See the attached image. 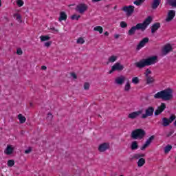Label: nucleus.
Masks as SVG:
<instances>
[{
  "label": "nucleus",
  "mask_w": 176,
  "mask_h": 176,
  "mask_svg": "<svg viewBox=\"0 0 176 176\" xmlns=\"http://www.w3.org/2000/svg\"><path fill=\"white\" fill-rule=\"evenodd\" d=\"M151 23H152V17L148 16L145 21L142 23H138L135 26H133L127 32L129 36H133L135 34L137 30H141V31H145L146 27H148Z\"/></svg>",
  "instance_id": "f257e3e1"
},
{
  "label": "nucleus",
  "mask_w": 176,
  "mask_h": 176,
  "mask_svg": "<svg viewBox=\"0 0 176 176\" xmlns=\"http://www.w3.org/2000/svg\"><path fill=\"white\" fill-rule=\"evenodd\" d=\"M157 60V57L152 56L148 58L142 59L138 62L135 63V67L137 68H144L145 67H148L149 65H152V64H156V61Z\"/></svg>",
  "instance_id": "f03ea898"
},
{
  "label": "nucleus",
  "mask_w": 176,
  "mask_h": 176,
  "mask_svg": "<svg viewBox=\"0 0 176 176\" xmlns=\"http://www.w3.org/2000/svg\"><path fill=\"white\" fill-rule=\"evenodd\" d=\"M133 140H142L145 137V131L142 129H138L132 131L131 135Z\"/></svg>",
  "instance_id": "7ed1b4c3"
},
{
  "label": "nucleus",
  "mask_w": 176,
  "mask_h": 176,
  "mask_svg": "<svg viewBox=\"0 0 176 176\" xmlns=\"http://www.w3.org/2000/svg\"><path fill=\"white\" fill-rule=\"evenodd\" d=\"M163 100L168 101L173 98V90L168 89L162 91Z\"/></svg>",
  "instance_id": "20e7f679"
},
{
  "label": "nucleus",
  "mask_w": 176,
  "mask_h": 176,
  "mask_svg": "<svg viewBox=\"0 0 176 176\" xmlns=\"http://www.w3.org/2000/svg\"><path fill=\"white\" fill-rule=\"evenodd\" d=\"M175 116H170V118H162V126L164 127H167V126H170V123H173L174 120H175Z\"/></svg>",
  "instance_id": "39448f33"
},
{
  "label": "nucleus",
  "mask_w": 176,
  "mask_h": 176,
  "mask_svg": "<svg viewBox=\"0 0 176 176\" xmlns=\"http://www.w3.org/2000/svg\"><path fill=\"white\" fill-rule=\"evenodd\" d=\"M124 68V67L123 65L120 63H116L111 67L109 74H112L113 72H115V71H123Z\"/></svg>",
  "instance_id": "423d86ee"
},
{
  "label": "nucleus",
  "mask_w": 176,
  "mask_h": 176,
  "mask_svg": "<svg viewBox=\"0 0 176 176\" xmlns=\"http://www.w3.org/2000/svg\"><path fill=\"white\" fill-rule=\"evenodd\" d=\"M154 111L155 109H153V107H149L148 109H146V113L142 115V119H146L148 116H152Z\"/></svg>",
  "instance_id": "0eeeda50"
},
{
  "label": "nucleus",
  "mask_w": 176,
  "mask_h": 176,
  "mask_svg": "<svg viewBox=\"0 0 176 176\" xmlns=\"http://www.w3.org/2000/svg\"><path fill=\"white\" fill-rule=\"evenodd\" d=\"M87 5L81 3L76 6V10L78 12V13H80V14H83V13L87 10Z\"/></svg>",
  "instance_id": "6e6552de"
},
{
  "label": "nucleus",
  "mask_w": 176,
  "mask_h": 176,
  "mask_svg": "<svg viewBox=\"0 0 176 176\" xmlns=\"http://www.w3.org/2000/svg\"><path fill=\"white\" fill-rule=\"evenodd\" d=\"M149 42V38L148 37L144 38L137 45V50H141L142 47H145V45Z\"/></svg>",
  "instance_id": "1a4fd4ad"
},
{
  "label": "nucleus",
  "mask_w": 176,
  "mask_h": 176,
  "mask_svg": "<svg viewBox=\"0 0 176 176\" xmlns=\"http://www.w3.org/2000/svg\"><path fill=\"white\" fill-rule=\"evenodd\" d=\"M122 10L126 13L127 16H131V14L134 12V6H124L122 8Z\"/></svg>",
  "instance_id": "9d476101"
},
{
  "label": "nucleus",
  "mask_w": 176,
  "mask_h": 176,
  "mask_svg": "<svg viewBox=\"0 0 176 176\" xmlns=\"http://www.w3.org/2000/svg\"><path fill=\"white\" fill-rule=\"evenodd\" d=\"M142 114V110H139L137 111H133L128 115L129 119H137L140 115Z\"/></svg>",
  "instance_id": "9b49d317"
},
{
  "label": "nucleus",
  "mask_w": 176,
  "mask_h": 176,
  "mask_svg": "<svg viewBox=\"0 0 176 176\" xmlns=\"http://www.w3.org/2000/svg\"><path fill=\"white\" fill-rule=\"evenodd\" d=\"M155 136H151L145 142V144L140 148L141 151H145L148 148V145H151L152 141H153Z\"/></svg>",
  "instance_id": "f8f14e48"
},
{
  "label": "nucleus",
  "mask_w": 176,
  "mask_h": 176,
  "mask_svg": "<svg viewBox=\"0 0 176 176\" xmlns=\"http://www.w3.org/2000/svg\"><path fill=\"white\" fill-rule=\"evenodd\" d=\"M166 109V104L162 103L160 107H157V109L155 110L154 115L155 116H157V115H160L163 111Z\"/></svg>",
  "instance_id": "ddd939ff"
},
{
  "label": "nucleus",
  "mask_w": 176,
  "mask_h": 176,
  "mask_svg": "<svg viewBox=\"0 0 176 176\" xmlns=\"http://www.w3.org/2000/svg\"><path fill=\"white\" fill-rule=\"evenodd\" d=\"M173 51V46H171L170 44H166L163 50H162V53L164 56H166V54H168V53H170V52Z\"/></svg>",
  "instance_id": "4468645a"
},
{
  "label": "nucleus",
  "mask_w": 176,
  "mask_h": 176,
  "mask_svg": "<svg viewBox=\"0 0 176 176\" xmlns=\"http://www.w3.org/2000/svg\"><path fill=\"white\" fill-rule=\"evenodd\" d=\"M125 80H126V77L124 76H120L116 78L115 82L116 85H120V86H122V85L124 83Z\"/></svg>",
  "instance_id": "2eb2a0df"
},
{
  "label": "nucleus",
  "mask_w": 176,
  "mask_h": 176,
  "mask_svg": "<svg viewBox=\"0 0 176 176\" xmlns=\"http://www.w3.org/2000/svg\"><path fill=\"white\" fill-rule=\"evenodd\" d=\"M174 17H175V10H169L168 12V16L167 18L166 19V21H167L168 23L171 21V20H173V19H174Z\"/></svg>",
  "instance_id": "dca6fc26"
},
{
  "label": "nucleus",
  "mask_w": 176,
  "mask_h": 176,
  "mask_svg": "<svg viewBox=\"0 0 176 176\" xmlns=\"http://www.w3.org/2000/svg\"><path fill=\"white\" fill-rule=\"evenodd\" d=\"M107 149H109V143H102L98 147L99 152H105V151H107Z\"/></svg>",
  "instance_id": "f3484780"
},
{
  "label": "nucleus",
  "mask_w": 176,
  "mask_h": 176,
  "mask_svg": "<svg viewBox=\"0 0 176 176\" xmlns=\"http://www.w3.org/2000/svg\"><path fill=\"white\" fill-rule=\"evenodd\" d=\"M145 80L146 85H152L156 82V80H155V78L152 77V76L145 77Z\"/></svg>",
  "instance_id": "a211bd4d"
},
{
  "label": "nucleus",
  "mask_w": 176,
  "mask_h": 176,
  "mask_svg": "<svg viewBox=\"0 0 176 176\" xmlns=\"http://www.w3.org/2000/svg\"><path fill=\"white\" fill-rule=\"evenodd\" d=\"M13 147L10 145L7 146V148L4 151L6 155H12L13 153Z\"/></svg>",
  "instance_id": "6ab92c4d"
},
{
  "label": "nucleus",
  "mask_w": 176,
  "mask_h": 176,
  "mask_svg": "<svg viewBox=\"0 0 176 176\" xmlns=\"http://www.w3.org/2000/svg\"><path fill=\"white\" fill-rule=\"evenodd\" d=\"M160 28V23H157L154 25H153L152 28H151V32L152 34H155L156 31H157Z\"/></svg>",
  "instance_id": "aec40b11"
},
{
  "label": "nucleus",
  "mask_w": 176,
  "mask_h": 176,
  "mask_svg": "<svg viewBox=\"0 0 176 176\" xmlns=\"http://www.w3.org/2000/svg\"><path fill=\"white\" fill-rule=\"evenodd\" d=\"M65 20H67V14L64 12H60L58 21L61 23L63 21Z\"/></svg>",
  "instance_id": "412c9836"
},
{
  "label": "nucleus",
  "mask_w": 176,
  "mask_h": 176,
  "mask_svg": "<svg viewBox=\"0 0 176 176\" xmlns=\"http://www.w3.org/2000/svg\"><path fill=\"white\" fill-rule=\"evenodd\" d=\"M131 149L132 151H137V149H138V142H137V141L132 142L131 144Z\"/></svg>",
  "instance_id": "4be33fe9"
},
{
  "label": "nucleus",
  "mask_w": 176,
  "mask_h": 176,
  "mask_svg": "<svg viewBox=\"0 0 176 176\" xmlns=\"http://www.w3.org/2000/svg\"><path fill=\"white\" fill-rule=\"evenodd\" d=\"M18 119L19 120V123L23 124V123H25V120H27V118L23 116V114H19L18 115Z\"/></svg>",
  "instance_id": "5701e85b"
},
{
  "label": "nucleus",
  "mask_w": 176,
  "mask_h": 176,
  "mask_svg": "<svg viewBox=\"0 0 176 176\" xmlns=\"http://www.w3.org/2000/svg\"><path fill=\"white\" fill-rule=\"evenodd\" d=\"M154 98L155 99H162L163 100V91H161L160 92H157L154 95Z\"/></svg>",
  "instance_id": "b1692460"
},
{
  "label": "nucleus",
  "mask_w": 176,
  "mask_h": 176,
  "mask_svg": "<svg viewBox=\"0 0 176 176\" xmlns=\"http://www.w3.org/2000/svg\"><path fill=\"white\" fill-rule=\"evenodd\" d=\"M161 0H154L153 2L152 8L153 9H157V6L160 5Z\"/></svg>",
  "instance_id": "393cba45"
},
{
  "label": "nucleus",
  "mask_w": 176,
  "mask_h": 176,
  "mask_svg": "<svg viewBox=\"0 0 176 176\" xmlns=\"http://www.w3.org/2000/svg\"><path fill=\"white\" fill-rule=\"evenodd\" d=\"M166 3L170 5V6H173V8H175L176 0H166Z\"/></svg>",
  "instance_id": "a878e982"
},
{
  "label": "nucleus",
  "mask_w": 176,
  "mask_h": 176,
  "mask_svg": "<svg viewBox=\"0 0 176 176\" xmlns=\"http://www.w3.org/2000/svg\"><path fill=\"white\" fill-rule=\"evenodd\" d=\"M145 164V159L140 158L138 162V167H142Z\"/></svg>",
  "instance_id": "bb28decb"
},
{
  "label": "nucleus",
  "mask_w": 176,
  "mask_h": 176,
  "mask_svg": "<svg viewBox=\"0 0 176 176\" xmlns=\"http://www.w3.org/2000/svg\"><path fill=\"white\" fill-rule=\"evenodd\" d=\"M94 31H97L99 34H102L104 29L101 26H96L94 28Z\"/></svg>",
  "instance_id": "cd10ccee"
},
{
  "label": "nucleus",
  "mask_w": 176,
  "mask_h": 176,
  "mask_svg": "<svg viewBox=\"0 0 176 176\" xmlns=\"http://www.w3.org/2000/svg\"><path fill=\"white\" fill-rule=\"evenodd\" d=\"M40 39L41 42H45L46 41H50V36L46 35V36H41Z\"/></svg>",
  "instance_id": "c85d7f7f"
},
{
  "label": "nucleus",
  "mask_w": 176,
  "mask_h": 176,
  "mask_svg": "<svg viewBox=\"0 0 176 176\" xmlns=\"http://www.w3.org/2000/svg\"><path fill=\"white\" fill-rule=\"evenodd\" d=\"M130 89H131V85H130V82L128 81L126 82L124 90V91H130Z\"/></svg>",
  "instance_id": "c756f323"
},
{
  "label": "nucleus",
  "mask_w": 176,
  "mask_h": 176,
  "mask_svg": "<svg viewBox=\"0 0 176 176\" xmlns=\"http://www.w3.org/2000/svg\"><path fill=\"white\" fill-rule=\"evenodd\" d=\"M116 60H118V56L113 55L109 58L108 61L109 63H115Z\"/></svg>",
  "instance_id": "7c9ffc66"
},
{
  "label": "nucleus",
  "mask_w": 176,
  "mask_h": 176,
  "mask_svg": "<svg viewBox=\"0 0 176 176\" xmlns=\"http://www.w3.org/2000/svg\"><path fill=\"white\" fill-rule=\"evenodd\" d=\"M145 2V0H135L133 3L136 5V6H140V5H142Z\"/></svg>",
  "instance_id": "2f4dec72"
},
{
  "label": "nucleus",
  "mask_w": 176,
  "mask_h": 176,
  "mask_svg": "<svg viewBox=\"0 0 176 176\" xmlns=\"http://www.w3.org/2000/svg\"><path fill=\"white\" fill-rule=\"evenodd\" d=\"M171 149H173V146L168 144L165 148H164V153H168V152H170V151H171Z\"/></svg>",
  "instance_id": "473e14b6"
},
{
  "label": "nucleus",
  "mask_w": 176,
  "mask_h": 176,
  "mask_svg": "<svg viewBox=\"0 0 176 176\" xmlns=\"http://www.w3.org/2000/svg\"><path fill=\"white\" fill-rule=\"evenodd\" d=\"M14 17H16V20L17 21L18 23H21V15L20 14H14Z\"/></svg>",
  "instance_id": "72a5a7b5"
},
{
  "label": "nucleus",
  "mask_w": 176,
  "mask_h": 176,
  "mask_svg": "<svg viewBox=\"0 0 176 176\" xmlns=\"http://www.w3.org/2000/svg\"><path fill=\"white\" fill-rule=\"evenodd\" d=\"M132 83H133L134 85H138L140 83V78H138V77L133 78Z\"/></svg>",
  "instance_id": "f704fd0d"
},
{
  "label": "nucleus",
  "mask_w": 176,
  "mask_h": 176,
  "mask_svg": "<svg viewBox=\"0 0 176 176\" xmlns=\"http://www.w3.org/2000/svg\"><path fill=\"white\" fill-rule=\"evenodd\" d=\"M151 74H152V71H151V69H147L144 72L145 78H148V77L151 76Z\"/></svg>",
  "instance_id": "c9c22d12"
},
{
  "label": "nucleus",
  "mask_w": 176,
  "mask_h": 176,
  "mask_svg": "<svg viewBox=\"0 0 176 176\" xmlns=\"http://www.w3.org/2000/svg\"><path fill=\"white\" fill-rule=\"evenodd\" d=\"M76 43L78 44V45H83V43H85V39L82 37H80L77 39V41Z\"/></svg>",
  "instance_id": "e433bc0d"
},
{
  "label": "nucleus",
  "mask_w": 176,
  "mask_h": 176,
  "mask_svg": "<svg viewBox=\"0 0 176 176\" xmlns=\"http://www.w3.org/2000/svg\"><path fill=\"white\" fill-rule=\"evenodd\" d=\"M16 5L19 8H21L24 5V1L23 0H16Z\"/></svg>",
  "instance_id": "4c0bfd02"
},
{
  "label": "nucleus",
  "mask_w": 176,
  "mask_h": 176,
  "mask_svg": "<svg viewBox=\"0 0 176 176\" xmlns=\"http://www.w3.org/2000/svg\"><path fill=\"white\" fill-rule=\"evenodd\" d=\"M7 164L8 167H13V166H14V161L12 160H8Z\"/></svg>",
  "instance_id": "58836bf2"
},
{
  "label": "nucleus",
  "mask_w": 176,
  "mask_h": 176,
  "mask_svg": "<svg viewBox=\"0 0 176 176\" xmlns=\"http://www.w3.org/2000/svg\"><path fill=\"white\" fill-rule=\"evenodd\" d=\"M83 87H84V90H89V89H90V83L85 82Z\"/></svg>",
  "instance_id": "ea45409f"
},
{
  "label": "nucleus",
  "mask_w": 176,
  "mask_h": 176,
  "mask_svg": "<svg viewBox=\"0 0 176 176\" xmlns=\"http://www.w3.org/2000/svg\"><path fill=\"white\" fill-rule=\"evenodd\" d=\"M72 20H79L80 19V15L74 14L71 16Z\"/></svg>",
  "instance_id": "a19ab883"
},
{
  "label": "nucleus",
  "mask_w": 176,
  "mask_h": 176,
  "mask_svg": "<svg viewBox=\"0 0 176 176\" xmlns=\"http://www.w3.org/2000/svg\"><path fill=\"white\" fill-rule=\"evenodd\" d=\"M120 25L121 28H126V27H127V23L124 21H121Z\"/></svg>",
  "instance_id": "79ce46f5"
},
{
  "label": "nucleus",
  "mask_w": 176,
  "mask_h": 176,
  "mask_svg": "<svg viewBox=\"0 0 176 176\" xmlns=\"http://www.w3.org/2000/svg\"><path fill=\"white\" fill-rule=\"evenodd\" d=\"M145 157L144 154H135L134 155L135 159H140V157Z\"/></svg>",
  "instance_id": "37998d69"
},
{
  "label": "nucleus",
  "mask_w": 176,
  "mask_h": 176,
  "mask_svg": "<svg viewBox=\"0 0 176 176\" xmlns=\"http://www.w3.org/2000/svg\"><path fill=\"white\" fill-rule=\"evenodd\" d=\"M16 54H18L19 56H21V54H23V50H21V49L18 48L16 50Z\"/></svg>",
  "instance_id": "c03bdc74"
},
{
  "label": "nucleus",
  "mask_w": 176,
  "mask_h": 176,
  "mask_svg": "<svg viewBox=\"0 0 176 176\" xmlns=\"http://www.w3.org/2000/svg\"><path fill=\"white\" fill-rule=\"evenodd\" d=\"M47 120H52L53 119V115L52 113H49L47 116Z\"/></svg>",
  "instance_id": "a18cd8bd"
},
{
  "label": "nucleus",
  "mask_w": 176,
  "mask_h": 176,
  "mask_svg": "<svg viewBox=\"0 0 176 176\" xmlns=\"http://www.w3.org/2000/svg\"><path fill=\"white\" fill-rule=\"evenodd\" d=\"M32 151V148H31V147H29L27 150L25 151V153L26 155H28V153H31Z\"/></svg>",
  "instance_id": "49530a36"
},
{
  "label": "nucleus",
  "mask_w": 176,
  "mask_h": 176,
  "mask_svg": "<svg viewBox=\"0 0 176 176\" xmlns=\"http://www.w3.org/2000/svg\"><path fill=\"white\" fill-rule=\"evenodd\" d=\"M50 45H52V42L51 41H48L45 43L44 45L45 46V47H49L50 46Z\"/></svg>",
  "instance_id": "de8ad7c7"
},
{
  "label": "nucleus",
  "mask_w": 176,
  "mask_h": 176,
  "mask_svg": "<svg viewBox=\"0 0 176 176\" xmlns=\"http://www.w3.org/2000/svg\"><path fill=\"white\" fill-rule=\"evenodd\" d=\"M50 30L52 31H53V32H56V34L58 33V29H55L54 28H51Z\"/></svg>",
  "instance_id": "09e8293b"
},
{
  "label": "nucleus",
  "mask_w": 176,
  "mask_h": 176,
  "mask_svg": "<svg viewBox=\"0 0 176 176\" xmlns=\"http://www.w3.org/2000/svg\"><path fill=\"white\" fill-rule=\"evenodd\" d=\"M71 76H72V78H73V79H76L78 78L75 73H72Z\"/></svg>",
  "instance_id": "8fccbe9b"
},
{
  "label": "nucleus",
  "mask_w": 176,
  "mask_h": 176,
  "mask_svg": "<svg viewBox=\"0 0 176 176\" xmlns=\"http://www.w3.org/2000/svg\"><path fill=\"white\" fill-rule=\"evenodd\" d=\"M174 134L173 131H170L166 134V137H171V135Z\"/></svg>",
  "instance_id": "3c124183"
},
{
  "label": "nucleus",
  "mask_w": 176,
  "mask_h": 176,
  "mask_svg": "<svg viewBox=\"0 0 176 176\" xmlns=\"http://www.w3.org/2000/svg\"><path fill=\"white\" fill-rule=\"evenodd\" d=\"M119 36H120V35H119V34H115V35H114V38H115L116 39H118Z\"/></svg>",
  "instance_id": "603ef678"
},
{
  "label": "nucleus",
  "mask_w": 176,
  "mask_h": 176,
  "mask_svg": "<svg viewBox=\"0 0 176 176\" xmlns=\"http://www.w3.org/2000/svg\"><path fill=\"white\" fill-rule=\"evenodd\" d=\"M47 67H46V66H42L41 67V69H43V71L46 70Z\"/></svg>",
  "instance_id": "864d4df0"
},
{
  "label": "nucleus",
  "mask_w": 176,
  "mask_h": 176,
  "mask_svg": "<svg viewBox=\"0 0 176 176\" xmlns=\"http://www.w3.org/2000/svg\"><path fill=\"white\" fill-rule=\"evenodd\" d=\"M104 35H105L106 36H108V35H109V33L108 32H104Z\"/></svg>",
  "instance_id": "5fc2aeb1"
},
{
  "label": "nucleus",
  "mask_w": 176,
  "mask_h": 176,
  "mask_svg": "<svg viewBox=\"0 0 176 176\" xmlns=\"http://www.w3.org/2000/svg\"><path fill=\"white\" fill-rule=\"evenodd\" d=\"M101 0H92V2H100Z\"/></svg>",
  "instance_id": "6e6d98bb"
},
{
  "label": "nucleus",
  "mask_w": 176,
  "mask_h": 176,
  "mask_svg": "<svg viewBox=\"0 0 176 176\" xmlns=\"http://www.w3.org/2000/svg\"><path fill=\"white\" fill-rule=\"evenodd\" d=\"M2 6V1L0 0V8Z\"/></svg>",
  "instance_id": "4d7b16f0"
},
{
  "label": "nucleus",
  "mask_w": 176,
  "mask_h": 176,
  "mask_svg": "<svg viewBox=\"0 0 176 176\" xmlns=\"http://www.w3.org/2000/svg\"><path fill=\"white\" fill-rule=\"evenodd\" d=\"M175 162H176V157H175Z\"/></svg>",
  "instance_id": "13d9d810"
},
{
  "label": "nucleus",
  "mask_w": 176,
  "mask_h": 176,
  "mask_svg": "<svg viewBox=\"0 0 176 176\" xmlns=\"http://www.w3.org/2000/svg\"><path fill=\"white\" fill-rule=\"evenodd\" d=\"M120 176H123V175H120Z\"/></svg>",
  "instance_id": "bf43d9fd"
}]
</instances>
